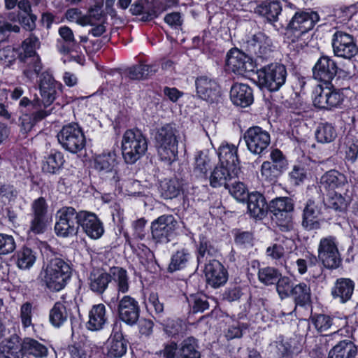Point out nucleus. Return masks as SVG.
Segmentation results:
<instances>
[{
    "label": "nucleus",
    "instance_id": "1",
    "mask_svg": "<svg viewBox=\"0 0 358 358\" xmlns=\"http://www.w3.org/2000/svg\"><path fill=\"white\" fill-rule=\"evenodd\" d=\"M320 20L317 11L311 8H297L285 28V38L289 48L299 53L307 47L308 42L304 36L314 29Z\"/></svg>",
    "mask_w": 358,
    "mask_h": 358
},
{
    "label": "nucleus",
    "instance_id": "2",
    "mask_svg": "<svg viewBox=\"0 0 358 358\" xmlns=\"http://www.w3.org/2000/svg\"><path fill=\"white\" fill-rule=\"evenodd\" d=\"M255 67L257 83L262 90L277 92L285 83L287 77L286 66L281 62H273L272 57L255 59Z\"/></svg>",
    "mask_w": 358,
    "mask_h": 358
},
{
    "label": "nucleus",
    "instance_id": "3",
    "mask_svg": "<svg viewBox=\"0 0 358 358\" xmlns=\"http://www.w3.org/2000/svg\"><path fill=\"white\" fill-rule=\"evenodd\" d=\"M157 154L162 161L171 164L178 159L180 131L176 124H166L157 128L153 134Z\"/></svg>",
    "mask_w": 358,
    "mask_h": 358
},
{
    "label": "nucleus",
    "instance_id": "4",
    "mask_svg": "<svg viewBox=\"0 0 358 358\" xmlns=\"http://www.w3.org/2000/svg\"><path fill=\"white\" fill-rule=\"evenodd\" d=\"M42 282L52 292L63 289L71 276L70 265L61 258H53L43 267L40 273Z\"/></svg>",
    "mask_w": 358,
    "mask_h": 358
},
{
    "label": "nucleus",
    "instance_id": "5",
    "mask_svg": "<svg viewBox=\"0 0 358 358\" xmlns=\"http://www.w3.org/2000/svg\"><path fill=\"white\" fill-rule=\"evenodd\" d=\"M195 86L199 97L206 101L213 109L224 112L227 108L229 101L222 94L221 87L215 78L199 76L196 78Z\"/></svg>",
    "mask_w": 358,
    "mask_h": 358
},
{
    "label": "nucleus",
    "instance_id": "6",
    "mask_svg": "<svg viewBox=\"0 0 358 358\" xmlns=\"http://www.w3.org/2000/svg\"><path fill=\"white\" fill-rule=\"evenodd\" d=\"M40 45L39 39L34 35L25 38L21 45L17 47L20 52V62L26 63L28 59L31 61L23 70V75L32 81L42 71L43 64L41 57L36 52V45Z\"/></svg>",
    "mask_w": 358,
    "mask_h": 358
},
{
    "label": "nucleus",
    "instance_id": "7",
    "mask_svg": "<svg viewBox=\"0 0 358 358\" xmlns=\"http://www.w3.org/2000/svg\"><path fill=\"white\" fill-rule=\"evenodd\" d=\"M147 150V139L140 130L129 129L125 131L122 141V152L127 164H134Z\"/></svg>",
    "mask_w": 358,
    "mask_h": 358
},
{
    "label": "nucleus",
    "instance_id": "8",
    "mask_svg": "<svg viewBox=\"0 0 358 358\" xmlns=\"http://www.w3.org/2000/svg\"><path fill=\"white\" fill-rule=\"evenodd\" d=\"M80 211L73 207H63L56 213L55 234L60 237H71L77 234L79 229Z\"/></svg>",
    "mask_w": 358,
    "mask_h": 358
},
{
    "label": "nucleus",
    "instance_id": "9",
    "mask_svg": "<svg viewBox=\"0 0 358 358\" xmlns=\"http://www.w3.org/2000/svg\"><path fill=\"white\" fill-rule=\"evenodd\" d=\"M338 241L334 236L322 237L317 247V256L322 264L327 268L336 269L342 262L338 250Z\"/></svg>",
    "mask_w": 358,
    "mask_h": 358
},
{
    "label": "nucleus",
    "instance_id": "10",
    "mask_svg": "<svg viewBox=\"0 0 358 358\" xmlns=\"http://www.w3.org/2000/svg\"><path fill=\"white\" fill-rule=\"evenodd\" d=\"M334 56L352 61L358 54L356 38L344 31L336 30L331 37Z\"/></svg>",
    "mask_w": 358,
    "mask_h": 358
},
{
    "label": "nucleus",
    "instance_id": "11",
    "mask_svg": "<svg viewBox=\"0 0 358 358\" xmlns=\"http://www.w3.org/2000/svg\"><path fill=\"white\" fill-rule=\"evenodd\" d=\"M269 208L273 214L277 225L282 231H289L293 229L292 212L294 210L292 200L288 197H278L273 199Z\"/></svg>",
    "mask_w": 358,
    "mask_h": 358
},
{
    "label": "nucleus",
    "instance_id": "12",
    "mask_svg": "<svg viewBox=\"0 0 358 358\" xmlns=\"http://www.w3.org/2000/svg\"><path fill=\"white\" fill-rule=\"evenodd\" d=\"M58 142L66 150L77 153L85 146V137L77 124H69L57 134Z\"/></svg>",
    "mask_w": 358,
    "mask_h": 358
},
{
    "label": "nucleus",
    "instance_id": "13",
    "mask_svg": "<svg viewBox=\"0 0 358 358\" xmlns=\"http://www.w3.org/2000/svg\"><path fill=\"white\" fill-rule=\"evenodd\" d=\"M38 77L41 101L45 108L54 102L59 94L62 93L63 85L55 80L50 69L41 71L36 78Z\"/></svg>",
    "mask_w": 358,
    "mask_h": 358
},
{
    "label": "nucleus",
    "instance_id": "14",
    "mask_svg": "<svg viewBox=\"0 0 358 358\" xmlns=\"http://www.w3.org/2000/svg\"><path fill=\"white\" fill-rule=\"evenodd\" d=\"M177 224L178 222L172 215L159 216L151 224L152 238L157 243H169L174 237Z\"/></svg>",
    "mask_w": 358,
    "mask_h": 358
},
{
    "label": "nucleus",
    "instance_id": "15",
    "mask_svg": "<svg viewBox=\"0 0 358 358\" xmlns=\"http://www.w3.org/2000/svg\"><path fill=\"white\" fill-rule=\"evenodd\" d=\"M339 69L338 63L332 57L322 55L312 68L313 78L326 85L332 87V80Z\"/></svg>",
    "mask_w": 358,
    "mask_h": 358
},
{
    "label": "nucleus",
    "instance_id": "16",
    "mask_svg": "<svg viewBox=\"0 0 358 358\" xmlns=\"http://www.w3.org/2000/svg\"><path fill=\"white\" fill-rule=\"evenodd\" d=\"M248 54L260 57H271L273 42L271 38L264 31H258L248 37L244 46Z\"/></svg>",
    "mask_w": 358,
    "mask_h": 358
},
{
    "label": "nucleus",
    "instance_id": "17",
    "mask_svg": "<svg viewBox=\"0 0 358 358\" xmlns=\"http://www.w3.org/2000/svg\"><path fill=\"white\" fill-rule=\"evenodd\" d=\"M226 66L236 74L243 75L246 72H254L255 59L236 48H231L227 54Z\"/></svg>",
    "mask_w": 358,
    "mask_h": 358
},
{
    "label": "nucleus",
    "instance_id": "18",
    "mask_svg": "<svg viewBox=\"0 0 358 358\" xmlns=\"http://www.w3.org/2000/svg\"><path fill=\"white\" fill-rule=\"evenodd\" d=\"M47 211L48 206L43 198L40 197L32 203L29 234H41L45 232L48 224Z\"/></svg>",
    "mask_w": 358,
    "mask_h": 358
},
{
    "label": "nucleus",
    "instance_id": "19",
    "mask_svg": "<svg viewBox=\"0 0 358 358\" xmlns=\"http://www.w3.org/2000/svg\"><path fill=\"white\" fill-rule=\"evenodd\" d=\"M244 138L248 149L253 154H261L270 144L269 134L259 127L249 128Z\"/></svg>",
    "mask_w": 358,
    "mask_h": 358
},
{
    "label": "nucleus",
    "instance_id": "20",
    "mask_svg": "<svg viewBox=\"0 0 358 358\" xmlns=\"http://www.w3.org/2000/svg\"><path fill=\"white\" fill-rule=\"evenodd\" d=\"M79 227L91 239L97 240L104 234L103 222L95 213L90 211H80Z\"/></svg>",
    "mask_w": 358,
    "mask_h": 358
},
{
    "label": "nucleus",
    "instance_id": "21",
    "mask_svg": "<svg viewBox=\"0 0 358 358\" xmlns=\"http://www.w3.org/2000/svg\"><path fill=\"white\" fill-rule=\"evenodd\" d=\"M315 328L319 332L325 331L331 328L335 329L333 335H336L348 325L345 317L330 316L324 314H316L311 317Z\"/></svg>",
    "mask_w": 358,
    "mask_h": 358
},
{
    "label": "nucleus",
    "instance_id": "22",
    "mask_svg": "<svg viewBox=\"0 0 358 358\" xmlns=\"http://www.w3.org/2000/svg\"><path fill=\"white\" fill-rule=\"evenodd\" d=\"M207 283L214 288L224 285L228 280V273L224 266L216 259H209L205 264Z\"/></svg>",
    "mask_w": 358,
    "mask_h": 358
},
{
    "label": "nucleus",
    "instance_id": "23",
    "mask_svg": "<svg viewBox=\"0 0 358 358\" xmlns=\"http://www.w3.org/2000/svg\"><path fill=\"white\" fill-rule=\"evenodd\" d=\"M240 168H231L219 163L210 174V185L213 188H228L229 182L237 177Z\"/></svg>",
    "mask_w": 358,
    "mask_h": 358
},
{
    "label": "nucleus",
    "instance_id": "24",
    "mask_svg": "<svg viewBox=\"0 0 358 358\" xmlns=\"http://www.w3.org/2000/svg\"><path fill=\"white\" fill-rule=\"evenodd\" d=\"M140 308L138 301L130 296H123L119 301L120 319L129 325H134L139 317Z\"/></svg>",
    "mask_w": 358,
    "mask_h": 358
},
{
    "label": "nucleus",
    "instance_id": "25",
    "mask_svg": "<svg viewBox=\"0 0 358 358\" xmlns=\"http://www.w3.org/2000/svg\"><path fill=\"white\" fill-rule=\"evenodd\" d=\"M158 67L156 63H150L148 60L141 59L137 64L127 68L124 71V74L130 80H146L156 73Z\"/></svg>",
    "mask_w": 358,
    "mask_h": 358
},
{
    "label": "nucleus",
    "instance_id": "26",
    "mask_svg": "<svg viewBox=\"0 0 358 358\" xmlns=\"http://www.w3.org/2000/svg\"><path fill=\"white\" fill-rule=\"evenodd\" d=\"M230 99L234 105L246 108L254 101L253 90L248 84L236 83L231 87Z\"/></svg>",
    "mask_w": 358,
    "mask_h": 358
},
{
    "label": "nucleus",
    "instance_id": "27",
    "mask_svg": "<svg viewBox=\"0 0 358 358\" xmlns=\"http://www.w3.org/2000/svg\"><path fill=\"white\" fill-rule=\"evenodd\" d=\"M355 286V282L350 278H338L331 288V296L334 299L338 300L339 303H345L351 299Z\"/></svg>",
    "mask_w": 358,
    "mask_h": 358
},
{
    "label": "nucleus",
    "instance_id": "28",
    "mask_svg": "<svg viewBox=\"0 0 358 358\" xmlns=\"http://www.w3.org/2000/svg\"><path fill=\"white\" fill-rule=\"evenodd\" d=\"M321 210L317 204L313 200H308L304 208L303 213L302 225L308 230L320 228L322 219Z\"/></svg>",
    "mask_w": 358,
    "mask_h": 358
},
{
    "label": "nucleus",
    "instance_id": "29",
    "mask_svg": "<svg viewBox=\"0 0 358 358\" xmlns=\"http://www.w3.org/2000/svg\"><path fill=\"white\" fill-rule=\"evenodd\" d=\"M0 358H23L22 342L14 334L0 343Z\"/></svg>",
    "mask_w": 358,
    "mask_h": 358
},
{
    "label": "nucleus",
    "instance_id": "30",
    "mask_svg": "<svg viewBox=\"0 0 358 358\" xmlns=\"http://www.w3.org/2000/svg\"><path fill=\"white\" fill-rule=\"evenodd\" d=\"M89 320L87 328L91 331H99L103 329L108 322L106 308L103 303L94 305L88 314Z\"/></svg>",
    "mask_w": 358,
    "mask_h": 358
},
{
    "label": "nucleus",
    "instance_id": "31",
    "mask_svg": "<svg viewBox=\"0 0 358 358\" xmlns=\"http://www.w3.org/2000/svg\"><path fill=\"white\" fill-rule=\"evenodd\" d=\"M110 282V273L100 268H94L88 277L90 289L97 294L103 293Z\"/></svg>",
    "mask_w": 358,
    "mask_h": 358
},
{
    "label": "nucleus",
    "instance_id": "32",
    "mask_svg": "<svg viewBox=\"0 0 358 358\" xmlns=\"http://www.w3.org/2000/svg\"><path fill=\"white\" fill-rule=\"evenodd\" d=\"M347 182L345 176L337 171L325 173L320 179L319 188L321 192L338 189Z\"/></svg>",
    "mask_w": 358,
    "mask_h": 358
},
{
    "label": "nucleus",
    "instance_id": "33",
    "mask_svg": "<svg viewBox=\"0 0 358 358\" xmlns=\"http://www.w3.org/2000/svg\"><path fill=\"white\" fill-rule=\"evenodd\" d=\"M281 11L282 5L277 0L264 1L257 5L255 9V13L265 17L266 21L271 23L278 21Z\"/></svg>",
    "mask_w": 358,
    "mask_h": 358
},
{
    "label": "nucleus",
    "instance_id": "34",
    "mask_svg": "<svg viewBox=\"0 0 358 358\" xmlns=\"http://www.w3.org/2000/svg\"><path fill=\"white\" fill-rule=\"evenodd\" d=\"M248 209L251 216L262 219L267 213L265 198L259 192H252L248 198Z\"/></svg>",
    "mask_w": 358,
    "mask_h": 358
},
{
    "label": "nucleus",
    "instance_id": "35",
    "mask_svg": "<svg viewBox=\"0 0 358 358\" xmlns=\"http://www.w3.org/2000/svg\"><path fill=\"white\" fill-rule=\"evenodd\" d=\"M219 163L231 168H240L237 156V147L229 143H222L218 149Z\"/></svg>",
    "mask_w": 358,
    "mask_h": 358
},
{
    "label": "nucleus",
    "instance_id": "36",
    "mask_svg": "<svg viewBox=\"0 0 358 358\" xmlns=\"http://www.w3.org/2000/svg\"><path fill=\"white\" fill-rule=\"evenodd\" d=\"M118 159L115 152H104L96 156L94 159V166L99 171L105 173L116 172Z\"/></svg>",
    "mask_w": 358,
    "mask_h": 358
},
{
    "label": "nucleus",
    "instance_id": "37",
    "mask_svg": "<svg viewBox=\"0 0 358 358\" xmlns=\"http://www.w3.org/2000/svg\"><path fill=\"white\" fill-rule=\"evenodd\" d=\"M108 355L113 358H119L127 352V343L122 334L119 331H113L108 340Z\"/></svg>",
    "mask_w": 358,
    "mask_h": 358
},
{
    "label": "nucleus",
    "instance_id": "38",
    "mask_svg": "<svg viewBox=\"0 0 358 358\" xmlns=\"http://www.w3.org/2000/svg\"><path fill=\"white\" fill-rule=\"evenodd\" d=\"M64 155L57 150H51L44 157L42 169L44 172L55 174L62 168L64 163Z\"/></svg>",
    "mask_w": 358,
    "mask_h": 358
},
{
    "label": "nucleus",
    "instance_id": "39",
    "mask_svg": "<svg viewBox=\"0 0 358 358\" xmlns=\"http://www.w3.org/2000/svg\"><path fill=\"white\" fill-rule=\"evenodd\" d=\"M357 353L356 345L350 341L344 340L330 350L328 358H355Z\"/></svg>",
    "mask_w": 358,
    "mask_h": 358
},
{
    "label": "nucleus",
    "instance_id": "40",
    "mask_svg": "<svg viewBox=\"0 0 358 358\" xmlns=\"http://www.w3.org/2000/svg\"><path fill=\"white\" fill-rule=\"evenodd\" d=\"M22 342L23 356L27 355L34 358H44L48 356V348L38 341L31 338H24Z\"/></svg>",
    "mask_w": 358,
    "mask_h": 358
},
{
    "label": "nucleus",
    "instance_id": "41",
    "mask_svg": "<svg viewBox=\"0 0 358 358\" xmlns=\"http://www.w3.org/2000/svg\"><path fill=\"white\" fill-rule=\"evenodd\" d=\"M211 166V159L207 151L197 152L194 157V175L199 178L207 179V173Z\"/></svg>",
    "mask_w": 358,
    "mask_h": 358
},
{
    "label": "nucleus",
    "instance_id": "42",
    "mask_svg": "<svg viewBox=\"0 0 358 358\" xmlns=\"http://www.w3.org/2000/svg\"><path fill=\"white\" fill-rule=\"evenodd\" d=\"M13 258L17 266L20 269L27 270L33 266L36 262V256L32 250L24 247L18 250Z\"/></svg>",
    "mask_w": 358,
    "mask_h": 358
},
{
    "label": "nucleus",
    "instance_id": "43",
    "mask_svg": "<svg viewBox=\"0 0 358 358\" xmlns=\"http://www.w3.org/2000/svg\"><path fill=\"white\" fill-rule=\"evenodd\" d=\"M181 189V182L176 178L162 181L159 186L161 196L165 199L176 198L179 195Z\"/></svg>",
    "mask_w": 358,
    "mask_h": 358
},
{
    "label": "nucleus",
    "instance_id": "44",
    "mask_svg": "<svg viewBox=\"0 0 358 358\" xmlns=\"http://www.w3.org/2000/svg\"><path fill=\"white\" fill-rule=\"evenodd\" d=\"M110 280L116 284L118 292L127 293L129 289V280L127 271L121 267H113L110 269Z\"/></svg>",
    "mask_w": 358,
    "mask_h": 358
},
{
    "label": "nucleus",
    "instance_id": "45",
    "mask_svg": "<svg viewBox=\"0 0 358 358\" xmlns=\"http://www.w3.org/2000/svg\"><path fill=\"white\" fill-rule=\"evenodd\" d=\"M324 203L327 208L336 212H345L350 203V199L334 192L328 194L327 197L324 199Z\"/></svg>",
    "mask_w": 358,
    "mask_h": 358
},
{
    "label": "nucleus",
    "instance_id": "46",
    "mask_svg": "<svg viewBox=\"0 0 358 358\" xmlns=\"http://www.w3.org/2000/svg\"><path fill=\"white\" fill-rule=\"evenodd\" d=\"M69 313L65 305L62 302L55 303L50 310V322L56 328L62 326L67 321Z\"/></svg>",
    "mask_w": 358,
    "mask_h": 358
},
{
    "label": "nucleus",
    "instance_id": "47",
    "mask_svg": "<svg viewBox=\"0 0 358 358\" xmlns=\"http://www.w3.org/2000/svg\"><path fill=\"white\" fill-rule=\"evenodd\" d=\"M290 296L294 298L296 305L301 306H306L310 302V288L304 282L299 283L292 289V294Z\"/></svg>",
    "mask_w": 358,
    "mask_h": 358
},
{
    "label": "nucleus",
    "instance_id": "48",
    "mask_svg": "<svg viewBox=\"0 0 358 358\" xmlns=\"http://www.w3.org/2000/svg\"><path fill=\"white\" fill-rule=\"evenodd\" d=\"M191 259V255L186 249L178 250L171 259L168 270L174 272L185 268Z\"/></svg>",
    "mask_w": 358,
    "mask_h": 358
},
{
    "label": "nucleus",
    "instance_id": "49",
    "mask_svg": "<svg viewBox=\"0 0 358 358\" xmlns=\"http://www.w3.org/2000/svg\"><path fill=\"white\" fill-rule=\"evenodd\" d=\"M328 110L340 108L343 104L346 96L343 94L345 88L336 89L334 85H327Z\"/></svg>",
    "mask_w": 358,
    "mask_h": 358
},
{
    "label": "nucleus",
    "instance_id": "50",
    "mask_svg": "<svg viewBox=\"0 0 358 358\" xmlns=\"http://www.w3.org/2000/svg\"><path fill=\"white\" fill-rule=\"evenodd\" d=\"M281 243H274L267 248L266 253V255L272 259H280L285 252V250H292L294 245V242L292 239L285 238Z\"/></svg>",
    "mask_w": 358,
    "mask_h": 358
},
{
    "label": "nucleus",
    "instance_id": "51",
    "mask_svg": "<svg viewBox=\"0 0 358 358\" xmlns=\"http://www.w3.org/2000/svg\"><path fill=\"white\" fill-rule=\"evenodd\" d=\"M106 92H107V90L99 88L96 92L87 98L85 105L89 110H92L93 112L102 110L101 106L103 103L108 99Z\"/></svg>",
    "mask_w": 358,
    "mask_h": 358
},
{
    "label": "nucleus",
    "instance_id": "52",
    "mask_svg": "<svg viewBox=\"0 0 358 358\" xmlns=\"http://www.w3.org/2000/svg\"><path fill=\"white\" fill-rule=\"evenodd\" d=\"M315 136L318 142L329 143L336 138L337 133L331 124L322 123L318 126L315 131Z\"/></svg>",
    "mask_w": 358,
    "mask_h": 358
},
{
    "label": "nucleus",
    "instance_id": "53",
    "mask_svg": "<svg viewBox=\"0 0 358 358\" xmlns=\"http://www.w3.org/2000/svg\"><path fill=\"white\" fill-rule=\"evenodd\" d=\"M176 358H201L194 338H188L180 343Z\"/></svg>",
    "mask_w": 358,
    "mask_h": 358
},
{
    "label": "nucleus",
    "instance_id": "54",
    "mask_svg": "<svg viewBox=\"0 0 358 358\" xmlns=\"http://www.w3.org/2000/svg\"><path fill=\"white\" fill-rule=\"evenodd\" d=\"M59 34L63 40L67 43L62 47L63 52L69 54L78 47V43L74 38L73 33L71 29L67 26H62L59 29Z\"/></svg>",
    "mask_w": 358,
    "mask_h": 358
},
{
    "label": "nucleus",
    "instance_id": "55",
    "mask_svg": "<svg viewBox=\"0 0 358 358\" xmlns=\"http://www.w3.org/2000/svg\"><path fill=\"white\" fill-rule=\"evenodd\" d=\"M280 277V273L273 267L266 266L259 269L258 278L266 285L275 284Z\"/></svg>",
    "mask_w": 358,
    "mask_h": 358
},
{
    "label": "nucleus",
    "instance_id": "56",
    "mask_svg": "<svg viewBox=\"0 0 358 358\" xmlns=\"http://www.w3.org/2000/svg\"><path fill=\"white\" fill-rule=\"evenodd\" d=\"M48 113H22L19 120L22 129L24 132L29 131L34 125L45 118Z\"/></svg>",
    "mask_w": 358,
    "mask_h": 358
},
{
    "label": "nucleus",
    "instance_id": "57",
    "mask_svg": "<svg viewBox=\"0 0 358 358\" xmlns=\"http://www.w3.org/2000/svg\"><path fill=\"white\" fill-rule=\"evenodd\" d=\"M283 171L273 165L271 162H264L261 166V176L266 181L273 182Z\"/></svg>",
    "mask_w": 358,
    "mask_h": 358
},
{
    "label": "nucleus",
    "instance_id": "58",
    "mask_svg": "<svg viewBox=\"0 0 358 358\" xmlns=\"http://www.w3.org/2000/svg\"><path fill=\"white\" fill-rule=\"evenodd\" d=\"M355 5L340 6L334 9V15L338 18L340 22H348L352 19L357 12Z\"/></svg>",
    "mask_w": 358,
    "mask_h": 358
},
{
    "label": "nucleus",
    "instance_id": "59",
    "mask_svg": "<svg viewBox=\"0 0 358 358\" xmlns=\"http://www.w3.org/2000/svg\"><path fill=\"white\" fill-rule=\"evenodd\" d=\"M315 96L313 98V105L319 110H328L327 89L320 86L314 92Z\"/></svg>",
    "mask_w": 358,
    "mask_h": 358
},
{
    "label": "nucleus",
    "instance_id": "60",
    "mask_svg": "<svg viewBox=\"0 0 358 358\" xmlns=\"http://www.w3.org/2000/svg\"><path fill=\"white\" fill-rule=\"evenodd\" d=\"M16 248L13 236L0 233V255H6L13 252Z\"/></svg>",
    "mask_w": 358,
    "mask_h": 358
},
{
    "label": "nucleus",
    "instance_id": "61",
    "mask_svg": "<svg viewBox=\"0 0 358 358\" xmlns=\"http://www.w3.org/2000/svg\"><path fill=\"white\" fill-rule=\"evenodd\" d=\"M17 17L20 24L26 31H31L36 29L37 17L32 12L18 13Z\"/></svg>",
    "mask_w": 358,
    "mask_h": 358
},
{
    "label": "nucleus",
    "instance_id": "62",
    "mask_svg": "<svg viewBox=\"0 0 358 358\" xmlns=\"http://www.w3.org/2000/svg\"><path fill=\"white\" fill-rule=\"evenodd\" d=\"M276 283V289L282 299L288 297L292 294V289L294 287L292 285V281L288 277L279 278Z\"/></svg>",
    "mask_w": 358,
    "mask_h": 358
},
{
    "label": "nucleus",
    "instance_id": "63",
    "mask_svg": "<svg viewBox=\"0 0 358 358\" xmlns=\"http://www.w3.org/2000/svg\"><path fill=\"white\" fill-rule=\"evenodd\" d=\"M345 143L346 159L355 162L358 157V139L348 137Z\"/></svg>",
    "mask_w": 358,
    "mask_h": 358
},
{
    "label": "nucleus",
    "instance_id": "64",
    "mask_svg": "<svg viewBox=\"0 0 358 358\" xmlns=\"http://www.w3.org/2000/svg\"><path fill=\"white\" fill-rule=\"evenodd\" d=\"M179 351V348L175 342H169L164 343L161 350L156 352V355L160 358H176Z\"/></svg>",
    "mask_w": 358,
    "mask_h": 358
}]
</instances>
